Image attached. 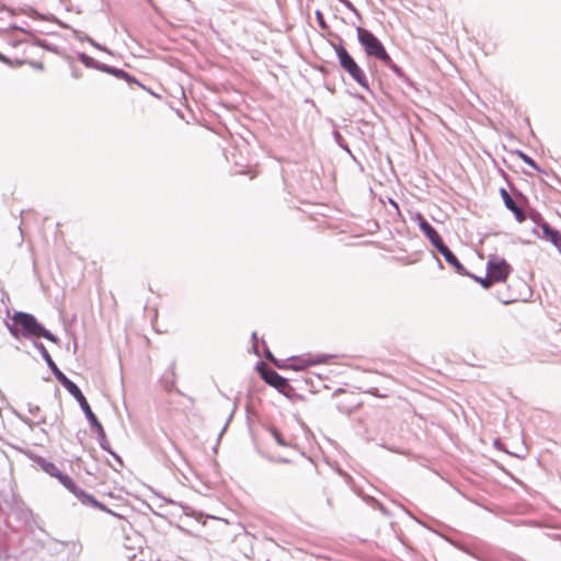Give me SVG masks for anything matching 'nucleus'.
I'll return each instance as SVG.
<instances>
[{
  "instance_id": "obj_1",
  "label": "nucleus",
  "mask_w": 561,
  "mask_h": 561,
  "mask_svg": "<svg viewBox=\"0 0 561 561\" xmlns=\"http://www.w3.org/2000/svg\"><path fill=\"white\" fill-rule=\"evenodd\" d=\"M35 348L38 350L42 357L45 359L48 367L51 369L54 376L56 379L62 385L64 388L78 401L80 408L82 409L83 413L85 414L90 425L92 428H95L102 437L104 436V428L102 424L96 419L95 414L92 412L85 397L82 394L79 387L70 380L55 364L51 356L49 355L48 351L41 342H34Z\"/></svg>"
},
{
  "instance_id": "obj_2",
  "label": "nucleus",
  "mask_w": 561,
  "mask_h": 561,
  "mask_svg": "<svg viewBox=\"0 0 561 561\" xmlns=\"http://www.w3.org/2000/svg\"><path fill=\"white\" fill-rule=\"evenodd\" d=\"M11 320L12 323H8L7 327L10 334L18 340L21 337L28 340L45 337L53 343L58 342V339L31 313L16 311Z\"/></svg>"
},
{
  "instance_id": "obj_3",
  "label": "nucleus",
  "mask_w": 561,
  "mask_h": 561,
  "mask_svg": "<svg viewBox=\"0 0 561 561\" xmlns=\"http://www.w3.org/2000/svg\"><path fill=\"white\" fill-rule=\"evenodd\" d=\"M416 218L421 231L430 239L431 243L444 256L445 261L450 264L457 273L466 274L463 265L458 261L457 256L451 252V250L443 242L440 236L432 227V225L426 219H424L421 214H417Z\"/></svg>"
},
{
  "instance_id": "obj_4",
  "label": "nucleus",
  "mask_w": 561,
  "mask_h": 561,
  "mask_svg": "<svg viewBox=\"0 0 561 561\" xmlns=\"http://www.w3.org/2000/svg\"><path fill=\"white\" fill-rule=\"evenodd\" d=\"M357 37L368 56L378 58L386 66L398 71V67L392 62L382 43L370 31L357 27Z\"/></svg>"
},
{
  "instance_id": "obj_5",
  "label": "nucleus",
  "mask_w": 561,
  "mask_h": 561,
  "mask_svg": "<svg viewBox=\"0 0 561 561\" xmlns=\"http://www.w3.org/2000/svg\"><path fill=\"white\" fill-rule=\"evenodd\" d=\"M341 68L346 71L350 77L356 81L362 88L368 90L369 84L366 75L357 65L354 58L348 54L345 47L341 44H333Z\"/></svg>"
},
{
  "instance_id": "obj_6",
  "label": "nucleus",
  "mask_w": 561,
  "mask_h": 561,
  "mask_svg": "<svg viewBox=\"0 0 561 561\" xmlns=\"http://www.w3.org/2000/svg\"><path fill=\"white\" fill-rule=\"evenodd\" d=\"M486 271L493 280L504 282L511 273V266L504 259L493 255L488 261Z\"/></svg>"
},
{
  "instance_id": "obj_7",
  "label": "nucleus",
  "mask_w": 561,
  "mask_h": 561,
  "mask_svg": "<svg viewBox=\"0 0 561 561\" xmlns=\"http://www.w3.org/2000/svg\"><path fill=\"white\" fill-rule=\"evenodd\" d=\"M261 376L266 383L275 387L279 391H284V389L288 387L287 379L278 375L273 369H263L261 371Z\"/></svg>"
},
{
  "instance_id": "obj_8",
  "label": "nucleus",
  "mask_w": 561,
  "mask_h": 561,
  "mask_svg": "<svg viewBox=\"0 0 561 561\" xmlns=\"http://www.w3.org/2000/svg\"><path fill=\"white\" fill-rule=\"evenodd\" d=\"M83 505H91L99 510L104 511L105 507L98 500H95L92 495L85 493L81 488L75 484V488L69 490Z\"/></svg>"
},
{
  "instance_id": "obj_9",
  "label": "nucleus",
  "mask_w": 561,
  "mask_h": 561,
  "mask_svg": "<svg viewBox=\"0 0 561 561\" xmlns=\"http://www.w3.org/2000/svg\"><path fill=\"white\" fill-rule=\"evenodd\" d=\"M542 238L551 242L561 253V233L548 224L541 225Z\"/></svg>"
},
{
  "instance_id": "obj_10",
  "label": "nucleus",
  "mask_w": 561,
  "mask_h": 561,
  "mask_svg": "<svg viewBox=\"0 0 561 561\" xmlns=\"http://www.w3.org/2000/svg\"><path fill=\"white\" fill-rule=\"evenodd\" d=\"M501 195L503 197L505 206L515 215L516 219L520 222L525 220V213L524 210L517 206V204L514 202V199L510 196V194L502 188Z\"/></svg>"
},
{
  "instance_id": "obj_11",
  "label": "nucleus",
  "mask_w": 561,
  "mask_h": 561,
  "mask_svg": "<svg viewBox=\"0 0 561 561\" xmlns=\"http://www.w3.org/2000/svg\"><path fill=\"white\" fill-rule=\"evenodd\" d=\"M101 71L110 73L118 79H123L129 83H136L140 85V83L134 77H131L128 72L124 71L123 69H118L108 65H103L101 67Z\"/></svg>"
},
{
  "instance_id": "obj_12",
  "label": "nucleus",
  "mask_w": 561,
  "mask_h": 561,
  "mask_svg": "<svg viewBox=\"0 0 561 561\" xmlns=\"http://www.w3.org/2000/svg\"><path fill=\"white\" fill-rule=\"evenodd\" d=\"M78 58L79 60L88 68H93V69H98L101 71V67L104 65V64H101L99 61H96L95 59H93L92 57L88 56L87 54L84 53H80L78 55Z\"/></svg>"
},
{
  "instance_id": "obj_13",
  "label": "nucleus",
  "mask_w": 561,
  "mask_h": 561,
  "mask_svg": "<svg viewBox=\"0 0 561 561\" xmlns=\"http://www.w3.org/2000/svg\"><path fill=\"white\" fill-rule=\"evenodd\" d=\"M42 468H43V470H44L47 474H49V476H51V477H55V476L58 473V471H59V469L57 468V466H56L55 463H53V462H49V461H44V462L42 463Z\"/></svg>"
},
{
  "instance_id": "obj_14",
  "label": "nucleus",
  "mask_w": 561,
  "mask_h": 561,
  "mask_svg": "<svg viewBox=\"0 0 561 561\" xmlns=\"http://www.w3.org/2000/svg\"><path fill=\"white\" fill-rule=\"evenodd\" d=\"M309 365H310V363L305 359H293V363L289 364L287 367H289L294 370H302Z\"/></svg>"
},
{
  "instance_id": "obj_15",
  "label": "nucleus",
  "mask_w": 561,
  "mask_h": 561,
  "mask_svg": "<svg viewBox=\"0 0 561 561\" xmlns=\"http://www.w3.org/2000/svg\"><path fill=\"white\" fill-rule=\"evenodd\" d=\"M98 436H99V439H100V446L104 449V450H107L108 453H111L116 459H118L121 461V459L118 458V456L116 454H114L110 448H108V442L105 437V435L102 437V435L95 430L93 428Z\"/></svg>"
},
{
  "instance_id": "obj_16",
  "label": "nucleus",
  "mask_w": 561,
  "mask_h": 561,
  "mask_svg": "<svg viewBox=\"0 0 561 561\" xmlns=\"http://www.w3.org/2000/svg\"><path fill=\"white\" fill-rule=\"evenodd\" d=\"M271 434L274 437L275 442L279 446H288L289 445L287 442H285V439L283 438V435L280 434V432L277 431L276 428H272L271 430Z\"/></svg>"
},
{
  "instance_id": "obj_17",
  "label": "nucleus",
  "mask_w": 561,
  "mask_h": 561,
  "mask_svg": "<svg viewBox=\"0 0 561 561\" xmlns=\"http://www.w3.org/2000/svg\"><path fill=\"white\" fill-rule=\"evenodd\" d=\"M517 153H518V156L520 157V159L525 163H527L528 165H530L535 170H539L538 165L536 164V162L530 157H528L526 153H524L522 151H518Z\"/></svg>"
},
{
  "instance_id": "obj_18",
  "label": "nucleus",
  "mask_w": 561,
  "mask_h": 561,
  "mask_svg": "<svg viewBox=\"0 0 561 561\" xmlns=\"http://www.w3.org/2000/svg\"><path fill=\"white\" fill-rule=\"evenodd\" d=\"M476 280L479 282L482 285V287H484V288H490L492 286V284L495 282L492 278H490L489 275H488V277H484V278L476 277Z\"/></svg>"
},
{
  "instance_id": "obj_19",
  "label": "nucleus",
  "mask_w": 561,
  "mask_h": 561,
  "mask_svg": "<svg viewBox=\"0 0 561 561\" xmlns=\"http://www.w3.org/2000/svg\"><path fill=\"white\" fill-rule=\"evenodd\" d=\"M67 490H70L71 488H75V482L73 480L69 477V476H66V478L62 479V481L60 482Z\"/></svg>"
},
{
  "instance_id": "obj_20",
  "label": "nucleus",
  "mask_w": 561,
  "mask_h": 561,
  "mask_svg": "<svg viewBox=\"0 0 561 561\" xmlns=\"http://www.w3.org/2000/svg\"><path fill=\"white\" fill-rule=\"evenodd\" d=\"M265 357L268 360L274 362L277 367L283 368V366L278 364V362L274 358L273 354L271 353V351L267 347H265Z\"/></svg>"
},
{
  "instance_id": "obj_21",
  "label": "nucleus",
  "mask_w": 561,
  "mask_h": 561,
  "mask_svg": "<svg viewBox=\"0 0 561 561\" xmlns=\"http://www.w3.org/2000/svg\"><path fill=\"white\" fill-rule=\"evenodd\" d=\"M2 15L12 16L13 12L10 9L5 8L4 5H0V19L2 18Z\"/></svg>"
},
{
  "instance_id": "obj_22",
  "label": "nucleus",
  "mask_w": 561,
  "mask_h": 561,
  "mask_svg": "<svg viewBox=\"0 0 561 561\" xmlns=\"http://www.w3.org/2000/svg\"><path fill=\"white\" fill-rule=\"evenodd\" d=\"M84 39H87L93 47L100 49V50H106L105 47L101 46L100 44H98L95 41H93L91 37L89 36H85Z\"/></svg>"
},
{
  "instance_id": "obj_23",
  "label": "nucleus",
  "mask_w": 561,
  "mask_h": 561,
  "mask_svg": "<svg viewBox=\"0 0 561 561\" xmlns=\"http://www.w3.org/2000/svg\"><path fill=\"white\" fill-rule=\"evenodd\" d=\"M28 412L37 417L38 413H39V407L38 405H33V404H28Z\"/></svg>"
},
{
  "instance_id": "obj_24",
  "label": "nucleus",
  "mask_w": 561,
  "mask_h": 561,
  "mask_svg": "<svg viewBox=\"0 0 561 561\" xmlns=\"http://www.w3.org/2000/svg\"><path fill=\"white\" fill-rule=\"evenodd\" d=\"M252 340H253V346H252L253 352H254L256 355H259L257 336H256V333H255V332L252 334Z\"/></svg>"
},
{
  "instance_id": "obj_25",
  "label": "nucleus",
  "mask_w": 561,
  "mask_h": 561,
  "mask_svg": "<svg viewBox=\"0 0 561 561\" xmlns=\"http://www.w3.org/2000/svg\"><path fill=\"white\" fill-rule=\"evenodd\" d=\"M341 3H343L348 10L356 12L355 7L350 0H339Z\"/></svg>"
},
{
  "instance_id": "obj_26",
  "label": "nucleus",
  "mask_w": 561,
  "mask_h": 561,
  "mask_svg": "<svg viewBox=\"0 0 561 561\" xmlns=\"http://www.w3.org/2000/svg\"><path fill=\"white\" fill-rule=\"evenodd\" d=\"M316 16H317V20H318V22H319V25H320L321 27H323V28H324V27H325V23H324V21H323V15H322V13H321L320 11H317V12H316Z\"/></svg>"
},
{
  "instance_id": "obj_27",
  "label": "nucleus",
  "mask_w": 561,
  "mask_h": 561,
  "mask_svg": "<svg viewBox=\"0 0 561 561\" xmlns=\"http://www.w3.org/2000/svg\"><path fill=\"white\" fill-rule=\"evenodd\" d=\"M23 421L30 425H35V424H42V423H45V419L44 417H38V420L36 421H28L26 419H23Z\"/></svg>"
},
{
  "instance_id": "obj_28",
  "label": "nucleus",
  "mask_w": 561,
  "mask_h": 561,
  "mask_svg": "<svg viewBox=\"0 0 561 561\" xmlns=\"http://www.w3.org/2000/svg\"><path fill=\"white\" fill-rule=\"evenodd\" d=\"M67 474H64L60 470L58 471V473L55 476L56 479H58L59 482L62 481L64 478H66Z\"/></svg>"
},
{
  "instance_id": "obj_29",
  "label": "nucleus",
  "mask_w": 561,
  "mask_h": 561,
  "mask_svg": "<svg viewBox=\"0 0 561 561\" xmlns=\"http://www.w3.org/2000/svg\"><path fill=\"white\" fill-rule=\"evenodd\" d=\"M0 60L3 61V62H9L8 58L5 56H3L2 54H0Z\"/></svg>"
},
{
  "instance_id": "obj_30",
  "label": "nucleus",
  "mask_w": 561,
  "mask_h": 561,
  "mask_svg": "<svg viewBox=\"0 0 561 561\" xmlns=\"http://www.w3.org/2000/svg\"><path fill=\"white\" fill-rule=\"evenodd\" d=\"M72 76H73L75 78H79V77H80V73H79L77 70H75V69H73V70H72Z\"/></svg>"
},
{
  "instance_id": "obj_31",
  "label": "nucleus",
  "mask_w": 561,
  "mask_h": 561,
  "mask_svg": "<svg viewBox=\"0 0 561 561\" xmlns=\"http://www.w3.org/2000/svg\"><path fill=\"white\" fill-rule=\"evenodd\" d=\"M36 68H43V66L41 64L36 65Z\"/></svg>"
},
{
  "instance_id": "obj_32",
  "label": "nucleus",
  "mask_w": 561,
  "mask_h": 561,
  "mask_svg": "<svg viewBox=\"0 0 561 561\" xmlns=\"http://www.w3.org/2000/svg\"><path fill=\"white\" fill-rule=\"evenodd\" d=\"M279 461H282V462H288V460H287V459H280Z\"/></svg>"
},
{
  "instance_id": "obj_33",
  "label": "nucleus",
  "mask_w": 561,
  "mask_h": 561,
  "mask_svg": "<svg viewBox=\"0 0 561 561\" xmlns=\"http://www.w3.org/2000/svg\"><path fill=\"white\" fill-rule=\"evenodd\" d=\"M265 561H270V560H265Z\"/></svg>"
}]
</instances>
